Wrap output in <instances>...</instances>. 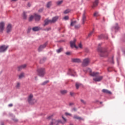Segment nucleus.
<instances>
[{
	"instance_id": "obj_8",
	"label": "nucleus",
	"mask_w": 125,
	"mask_h": 125,
	"mask_svg": "<svg viewBox=\"0 0 125 125\" xmlns=\"http://www.w3.org/2000/svg\"><path fill=\"white\" fill-rule=\"evenodd\" d=\"M7 48H8V46H6L5 45L0 46V52H4V51H6Z\"/></svg>"
},
{
	"instance_id": "obj_13",
	"label": "nucleus",
	"mask_w": 125,
	"mask_h": 125,
	"mask_svg": "<svg viewBox=\"0 0 125 125\" xmlns=\"http://www.w3.org/2000/svg\"><path fill=\"white\" fill-rule=\"evenodd\" d=\"M48 24H52L51 20L48 19L45 20L44 21V23L43 24V26H46L47 25H48Z\"/></svg>"
},
{
	"instance_id": "obj_25",
	"label": "nucleus",
	"mask_w": 125,
	"mask_h": 125,
	"mask_svg": "<svg viewBox=\"0 0 125 125\" xmlns=\"http://www.w3.org/2000/svg\"><path fill=\"white\" fill-rule=\"evenodd\" d=\"M67 92H68V91L66 90H62L61 91V93L63 95L66 94V93H67Z\"/></svg>"
},
{
	"instance_id": "obj_5",
	"label": "nucleus",
	"mask_w": 125,
	"mask_h": 125,
	"mask_svg": "<svg viewBox=\"0 0 125 125\" xmlns=\"http://www.w3.org/2000/svg\"><path fill=\"white\" fill-rule=\"evenodd\" d=\"M90 60L88 58H86L83 60L82 62V66L83 67H86V66H88L89 64Z\"/></svg>"
},
{
	"instance_id": "obj_45",
	"label": "nucleus",
	"mask_w": 125,
	"mask_h": 125,
	"mask_svg": "<svg viewBox=\"0 0 125 125\" xmlns=\"http://www.w3.org/2000/svg\"><path fill=\"white\" fill-rule=\"evenodd\" d=\"M75 28L76 29H79V28H81V25H76L75 26Z\"/></svg>"
},
{
	"instance_id": "obj_32",
	"label": "nucleus",
	"mask_w": 125,
	"mask_h": 125,
	"mask_svg": "<svg viewBox=\"0 0 125 125\" xmlns=\"http://www.w3.org/2000/svg\"><path fill=\"white\" fill-rule=\"evenodd\" d=\"M63 2V0L58 1L57 2V4L58 5H60V4H62Z\"/></svg>"
},
{
	"instance_id": "obj_12",
	"label": "nucleus",
	"mask_w": 125,
	"mask_h": 125,
	"mask_svg": "<svg viewBox=\"0 0 125 125\" xmlns=\"http://www.w3.org/2000/svg\"><path fill=\"white\" fill-rule=\"evenodd\" d=\"M71 62L73 63H80L81 62V60L80 59L72 58L71 59Z\"/></svg>"
},
{
	"instance_id": "obj_60",
	"label": "nucleus",
	"mask_w": 125,
	"mask_h": 125,
	"mask_svg": "<svg viewBox=\"0 0 125 125\" xmlns=\"http://www.w3.org/2000/svg\"><path fill=\"white\" fill-rule=\"evenodd\" d=\"M100 104H102V102H100Z\"/></svg>"
},
{
	"instance_id": "obj_11",
	"label": "nucleus",
	"mask_w": 125,
	"mask_h": 125,
	"mask_svg": "<svg viewBox=\"0 0 125 125\" xmlns=\"http://www.w3.org/2000/svg\"><path fill=\"white\" fill-rule=\"evenodd\" d=\"M7 33H10L12 31V25L11 24H8L6 28Z\"/></svg>"
},
{
	"instance_id": "obj_53",
	"label": "nucleus",
	"mask_w": 125,
	"mask_h": 125,
	"mask_svg": "<svg viewBox=\"0 0 125 125\" xmlns=\"http://www.w3.org/2000/svg\"><path fill=\"white\" fill-rule=\"evenodd\" d=\"M42 10H43V9L41 8V9H40L39 10V12H42Z\"/></svg>"
},
{
	"instance_id": "obj_31",
	"label": "nucleus",
	"mask_w": 125,
	"mask_h": 125,
	"mask_svg": "<svg viewBox=\"0 0 125 125\" xmlns=\"http://www.w3.org/2000/svg\"><path fill=\"white\" fill-rule=\"evenodd\" d=\"M47 8H49L51 6V2H49L47 3L46 5Z\"/></svg>"
},
{
	"instance_id": "obj_52",
	"label": "nucleus",
	"mask_w": 125,
	"mask_h": 125,
	"mask_svg": "<svg viewBox=\"0 0 125 125\" xmlns=\"http://www.w3.org/2000/svg\"><path fill=\"white\" fill-rule=\"evenodd\" d=\"M65 54H66V55H70V54H71V53L70 52H67L65 53Z\"/></svg>"
},
{
	"instance_id": "obj_3",
	"label": "nucleus",
	"mask_w": 125,
	"mask_h": 125,
	"mask_svg": "<svg viewBox=\"0 0 125 125\" xmlns=\"http://www.w3.org/2000/svg\"><path fill=\"white\" fill-rule=\"evenodd\" d=\"M82 25H84L85 23V21H86V11L85 10H84L83 11V14L82 15Z\"/></svg>"
},
{
	"instance_id": "obj_37",
	"label": "nucleus",
	"mask_w": 125,
	"mask_h": 125,
	"mask_svg": "<svg viewBox=\"0 0 125 125\" xmlns=\"http://www.w3.org/2000/svg\"><path fill=\"white\" fill-rule=\"evenodd\" d=\"M81 102H82V103H83L84 104V105H85V104H86V102L84 101V100L81 99L80 100Z\"/></svg>"
},
{
	"instance_id": "obj_54",
	"label": "nucleus",
	"mask_w": 125,
	"mask_h": 125,
	"mask_svg": "<svg viewBox=\"0 0 125 125\" xmlns=\"http://www.w3.org/2000/svg\"><path fill=\"white\" fill-rule=\"evenodd\" d=\"M8 106H9V107H12V106H13V104H9L8 105Z\"/></svg>"
},
{
	"instance_id": "obj_49",
	"label": "nucleus",
	"mask_w": 125,
	"mask_h": 125,
	"mask_svg": "<svg viewBox=\"0 0 125 125\" xmlns=\"http://www.w3.org/2000/svg\"><path fill=\"white\" fill-rule=\"evenodd\" d=\"M72 111H74L75 112H76V111H77V108L76 107H74L72 109Z\"/></svg>"
},
{
	"instance_id": "obj_57",
	"label": "nucleus",
	"mask_w": 125,
	"mask_h": 125,
	"mask_svg": "<svg viewBox=\"0 0 125 125\" xmlns=\"http://www.w3.org/2000/svg\"><path fill=\"white\" fill-rule=\"evenodd\" d=\"M12 1H17L18 0H11Z\"/></svg>"
},
{
	"instance_id": "obj_24",
	"label": "nucleus",
	"mask_w": 125,
	"mask_h": 125,
	"mask_svg": "<svg viewBox=\"0 0 125 125\" xmlns=\"http://www.w3.org/2000/svg\"><path fill=\"white\" fill-rule=\"evenodd\" d=\"M32 30L34 32H37V31H40V27L38 26L34 27L32 28Z\"/></svg>"
},
{
	"instance_id": "obj_46",
	"label": "nucleus",
	"mask_w": 125,
	"mask_h": 125,
	"mask_svg": "<svg viewBox=\"0 0 125 125\" xmlns=\"http://www.w3.org/2000/svg\"><path fill=\"white\" fill-rule=\"evenodd\" d=\"M75 105V104H74V103H70L69 104V106H73V105Z\"/></svg>"
},
{
	"instance_id": "obj_35",
	"label": "nucleus",
	"mask_w": 125,
	"mask_h": 125,
	"mask_svg": "<svg viewBox=\"0 0 125 125\" xmlns=\"http://www.w3.org/2000/svg\"><path fill=\"white\" fill-rule=\"evenodd\" d=\"M21 84L20 83L18 82V83H17L16 87H17V88H19V87H20Z\"/></svg>"
},
{
	"instance_id": "obj_21",
	"label": "nucleus",
	"mask_w": 125,
	"mask_h": 125,
	"mask_svg": "<svg viewBox=\"0 0 125 125\" xmlns=\"http://www.w3.org/2000/svg\"><path fill=\"white\" fill-rule=\"evenodd\" d=\"M91 76H92V77H96V78H97V77H98V76H99V73L98 72H92L91 73Z\"/></svg>"
},
{
	"instance_id": "obj_47",
	"label": "nucleus",
	"mask_w": 125,
	"mask_h": 125,
	"mask_svg": "<svg viewBox=\"0 0 125 125\" xmlns=\"http://www.w3.org/2000/svg\"><path fill=\"white\" fill-rule=\"evenodd\" d=\"M79 47H80V48H83V45H82V43H80L79 44Z\"/></svg>"
},
{
	"instance_id": "obj_18",
	"label": "nucleus",
	"mask_w": 125,
	"mask_h": 125,
	"mask_svg": "<svg viewBox=\"0 0 125 125\" xmlns=\"http://www.w3.org/2000/svg\"><path fill=\"white\" fill-rule=\"evenodd\" d=\"M26 67H27V64H22L18 67V70H19V71H20V70H22V69H25V68H26Z\"/></svg>"
},
{
	"instance_id": "obj_38",
	"label": "nucleus",
	"mask_w": 125,
	"mask_h": 125,
	"mask_svg": "<svg viewBox=\"0 0 125 125\" xmlns=\"http://www.w3.org/2000/svg\"><path fill=\"white\" fill-rule=\"evenodd\" d=\"M44 60H46V58H44L41 60L40 63H43V62H44Z\"/></svg>"
},
{
	"instance_id": "obj_61",
	"label": "nucleus",
	"mask_w": 125,
	"mask_h": 125,
	"mask_svg": "<svg viewBox=\"0 0 125 125\" xmlns=\"http://www.w3.org/2000/svg\"><path fill=\"white\" fill-rule=\"evenodd\" d=\"M35 80H37V77H35Z\"/></svg>"
},
{
	"instance_id": "obj_33",
	"label": "nucleus",
	"mask_w": 125,
	"mask_h": 125,
	"mask_svg": "<svg viewBox=\"0 0 125 125\" xmlns=\"http://www.w3.org/2000/svg\"><path fill=\"white\" fill-rule=\"evenodd\" d=\"M77 23V21H71L70 25L71 26H73Z\"/></svg>"
},
{
	"instance_id": "obj_26",
	"label": "nucleus",
	"mask_w": 125,
	"mask_h": 125,
	"mask_svg": "<svg viewBox=\"0 0 125 125\" xmlns=\"http://www.w3.org/2000/svg\"><path fill=\"white\" fill-rule=\"evenodd\" d=\"M49 83V81H46L41 83L40 84L41 85H45V84H47V83Z\"/></svg>"
},
{
	"instance_id": "obj_55",
	"label": "nucleus",
	"mask_w": 125,
	"mask_h": 125,
	"mask_svg": "<svg viewBox=\"0 0 125 125\" xmlns=\"http://www.w3.org/2000/svg\"><path fill=\"white\" fill-rule=\"evenodd\" d=\"M27 6H28V7H30L31 6V3H28L27 4Z\"/></svg>"
},
{
	"instance_id": "obj_19",
	"label": "nucleus",
	"mask_w": 125,
	"mask_h": 125,
	"mask_svg": "<svg viewBox=\"0 0 125 125\" xmlns=\"http://www.w3.org/2000/svg\"><path fill=\"white\" fill-rule=\"evenodd\" d=\"M102 92L104 93H106V94H112V92H111V91L106 89H103Z\"/></svg>"
},
{
	"instance_id": "obj_7",
	"label": "nucleus",
	"mask_w": 125,
	"mask_h": 125,
	"mask_svg": "<svg viewBox=\"0 0 125 125\" xmlns=\"http://www.w3.org/2000/svg\"><path fill=\"white\" fill-rule=\"evenodd\" d=\"M76 42H77V40L75 39H74L73 41L70 42V46L72 48L75 47V48L78 49V46L76 45Z\"/></svg>"
},
{
	"instance_id": "obj_22",
	"label": "nucleus",
	"mask_w": 125,
	"mask_h": 125,
	"mask_svg": "<svg viewBox=\"0 0 125 125\" xmlns=\"http://www.w3.org/2000/svg\"><path fill=\"white\" fill-rule=\"evenodd\" d=\"M73 118L76 120H78V121H83V118L78 116L77 115H75Z\"/></svg>"
},
{
	"instance_id": "obj_27",
	"label": "nucleus",
	"mask_w": 125,
	"mask_h": 125,
	"mask_svg": "<svg viewBox=\"0 0 125 125\" xmlns=\"http://www.w3.org/2000/svg\"><path fill=\"white\" fill-rule=\"evenodd\" d=\"M81 83H76V87L77 88V89H79V88L80 87V86H81Z\"/></svg>"
},
{
	"instance_id": "obj_40",
	"label": "nucleus",
	"mask_w": 125,
	"mask_h": 125,
	"mask_svg": "<svg viewBox=\"0 0 125 125\" xmlns=\"http://www.w3.org/2000/svg\"><path fill=\"white\" fill-rule=\"evenodd\" d=\"M99 15V14H98V12H96L94 13V16H98Z\"/></svg>"
},
{
	"instance_id": "obj_44",
	"label": "nucleus",
	"mask_w": 125,
	"mask_h": 125,
	"mask_svg": "<svg viewBox=\"0 0 125 125\" xmlns=\"http://www.w3.org/2000/svg\"><path fill=\"white\" fill-rule=\"evenodd\" d=\"M109 61H110V62L111 63H112L113 64H114V57H112V59H111V61H110L109 60Z\"/></svg>"
},
{
	"instance_id": "obj_30",
	"label": "nucleus",
	"mask_w": 125,
	"mask_h": 125,
	"mask_svg": "<svg viewBox=\"0 0 125 125\" xmlns=\"http://www.w3.org/2000/svg\"><path fill=\"white\" fill-rule=\"evenodd\" d=\"M62 50H63V48H60L57 50V53H60V52H61V51H62Z\"/></svg>"
},
{
	"instance_id": "obj_36",
	"label": "nucleus",
	"mask_w": 125,
	"mask_h": 125,
	"mask_svg": "<svg viewBox=\"0 0 125 125\" xmlns=\"http://www.w3.org/2000/svg\"><path fill=\"white\" fill-rule=\"evenodd\" d=\"M69 12H70V10L67 9L64 11L63 13H64V14H67V13H69Z\"/></svg>"
},
{
	"instance_id": "obj_51",
	"label": "nucleus",
	"mask_w": 125,
	"mask_h": 125,
	"mask_svg": "<svg viewBox=\"0 0 125 125\" xmlns=\"http://www.w3.org/2000/svg\"><path fill=\"white\" fill-rule=\"evenodd\" d=\"M103 37H104L103 35L99 36V39H100H100H102V38H103Z\"/></svg>"
},
{
	"instance_id": "obj_17",
	"label": "nucleus",
	"mask_w": 125,
	"mask_h": 125,
	"mask_svg": "<svg viewBox=\"0 0 125 125\" xmlns=\"http://www.w3.org/2000/svg\"><path fill=\"white\" fill-rule=\"evenodd\" d=\"M59 18V17L58 16H56L53 18L52 20H51V21L52 23H55L57 20H58V19Z\"/></svg>"
},
{
	"instance_id": "obj_56",
	"label": "nucleus",
	"mask_w": 125,
	"mask_h": 125,
	"mask_svg": "<svg viewBox=\"0 0 125 125\" xmlns=\"http://www.w3.org/2000/svg\"><path fill=\"white\" fill-rule=\"evenodd\" d=\"M52 117H53V115H51L48 117V119H51V118H52Z\"/></svg>"
},
{
	"instance_id": "obj_28",
	"label": "nucleus",
	"mask_w": 125,
	"mask_h": 125,
	"mask_svg": "<svg viewBox=\"0 0 125 125\" xmlns=\"http://www.w3.org/2000/svg\"><path fill=\"white\" fill-rule=\"evenodd\" d=\"M23 19H27V15H26V12H25L23 13Z\"/></svg>"
},
{
	"instance_id": "obj_4",
	"label": "nucleus",
	"mask_w": 125,
	"mask_h": 125,
	"mask_svg": "<svg viewBox=\"0 0 125 125\" xmlns=\"http://www.w3.org/2000/svg\"><path fill=\"white\" fill-rule=\"evenodd\" d=\"M98 51L100 52V53H101V56H105V55H104L106 52V50H105V49L101 47H98Z\"/></svg>"
},
{
	"instance_id": "obj_59",
	"label": "nucleus",
	"mask_w": 125,
	"mask_h": 125,
	"mask_svg": "<svg viewBox=\"0 0 125 125\" xmlns=\"http://www.w3.org/2000/svg\"><path fill=\"white\" fill-rule=\"evenodd\" d=\"M1 125H4L3 123H1Z\"/></svg>"
},
{
	"instance_id": "obj_2",
	"label": "nucleus",
	"mask_w": 125,
	"mask_h": 125,
	"mask_svg": "<svg viewBox=\"0 0 125 125\" xmlns=\"http://www.w3.org/2000/svg\"><path fill=\"white\" fill-rule=\"evenodd\" d=\"M37 73L40 77H43L45 74L44 68H40L37 70Z\"/></svg>"
},
{
	"instance_id": "obj_41",
	"label": "nucleus",
	"mask_w": 125,
	"mask_h": 125,
	"mask_svg": "<svg viewBox=\"0 0 125 125\" xmlns=\"http://www.w3.org/2000/svg\"><path fill=\"white\" fill-rule=\"evenodd\" d=\"M63 19L64 20H68V19H69V17L68 16H65L64 18H63Z\"/></svg>"
},
{
	"instance_id": "obj_10",
	"label": "nucleus",
	"mask_w": 125,
	"mask_h": 125,
	"mask_svg": "<svg viewBox=\"0 0 125 125\" xmlns=\"http://www.w3.org/2000/svg\"><path fill=\"white\" fill-rule=\"evenodd\" d=\"M93 81L94 82H101L102 80H103V76H97V77L93 78Z\"/></svg>"
},
{
	"instance_id": "obj_39",
	"label": "nucleus",
	"mask_w": 125,
	"mask_h": 125,
	"mask_svg": "<svg viewBox=\"0 0 125 125\" xmlns=\"http://www.w3.org/2000/svg\"><path fill=\"white\" fill-rule=\"evenodd\" d=\"M70 95L71 96H75V93H74L73 92H70Z\"/></svg>"
},
{
	"instance_id": "obj_20",
	"label": "nucleus",
	"mask_w": 125,
	"mask_h": 125,
	"mask_svg": "<svg viewBox=\"0 0 125 125\" xmlns=\"http://www.w3.org/2000/svg\"><path fill=\"white\" fill-rule=\"evenodd\" d=\"M62 118L63 120V122H62L61 120H59L58 121H56L57 123H61V124H62V125H64V124H65V123H66V122H67V120H66V119L65 118H64V117L62 116Z\"/></svg>"
},
{
	"instance_id": "obj_6",
	"label": "nucleus",
	"mask_w": 125,
	"mask_h": 125,
	"mask_svg": "<svg viewBox=\"0 0 125 125\" xmlns=\"http://www.w3.org/2000/svg\"><path fill=\"white\" fill-rule=\"evenodd\" d=\"M5 28V23L4 21L0 22V33H2Z\"/></svg>"
},
{
	"instance_id": "obj_34",
	"label": "nucleus",
	"mask_w": 125,
	"mask_h": 125,
	"mask_svg": "<svg viewBox=\"0 0 125 125\" xmlns=\"http://www.w3.org/2000/svg\"><path fill=\"white\" fill-rule=\"evenodd\" d=\"M115 30H119L120 29V27H119V25H118V23L116 24V26L114 27Z\"/></svg>"
},
{
	"instance_id": "obj_29",
	"label": "nucleus",
	"mask_w": 125,
	"mask_h": 125,
	"mask_svg": "<svg viewBox=\"0 0 125 125\" xmlns=\"http://www.w3.org/2000/svg\"><path fill=\"white\" fill-rule=\"evenodd\" d=\"M34 18H35V17H34V16H31L29 18V21H33V19H34Z\"/></svg>"
},
{
	"instance_id": "obj_48",
	"label": "nucleus",
	"mask_w": 125,
	"mask_h": 125,
	"mask_svg": "<svg viewBox=\"0 0 125 125\" xmlns=\"http://www.w3.org/2000/svg\"><path fill=\"white\" fill-rule=\"evenodd\" d=\"M112 67H109L108 69H107V71L108 72H111V71H112Z\"/></svg>"
},
{
	"instance_id": "obj_16",
	"label": "nucleus",
	"mask_w": 125,
	"mask_h": 125,
	"mask_svg": "<svg viewBox=\"0 0 125 125\" xmlns=\"http://www.w3.org/2000/svg\"><path fill=\"white\" fill-rule=\"evenodd\" d=\"M99 2V0H95L93 3V5L92 6V8H94V7H96V6L98 5Z\"/></svg>"
},
{
	"instance_id": "obj_58",
	"label": "nucleus",
	"mask_w": 125,
	"mask_h": 125,
	"mask_svg": "<svg viewBox=\"0 0 125 125\" xmlns=\"http://www.w3.org/2000/svg\"><path fill=\"white\" fill-rule=\"evenodd\" d=\"M54 122V120H53V122L51 123V125H52Z\"/></svg>"
},
{
	"instance_id": "obj_14",
	"label": "nucleus",
	"mask_w": 125,
	"mask_h": 125,
	"mask_svg": "<svg viewBox=\"0 0 125 125\" xmlns=\"http://www.w3.org/2000/svg\"><path fill=\"white\" fill-rule=\"evenodd\" d=\"M47 44V43H45L44 44L41 45L39 48V51H42V50L43 48H45Z\"/></svg>"
},
{
	"instance_id": "obj_42",
	"label": "nucleus",
	"mask_w": 125,
	"mask_h": 125,
	"mask_svg": "<svg viewBox=\"0 0 125 125\" xmlns=\"http://www.w3.org/2000/svg\"><path fill=\"white\" fill-rule=\"evenodd\" d=\"M65 115H66V116H70V117H71V116H72V114H70V113H68V112H66V113H65Z\"/></svg>"
},
{
	"instance_id": "obj_15",
	"label": "nucleus",
	"mask_w": 125,
	"mask_h": 125,
	"mask_svg": "<svg viewBox=\"0 0 125 125\" xmlns=\"http://www.w3.org/2000/svg\"><path fill=\"white\" fill-rule=\"evenodd\" d=\"M34 19L35 21H40L41 20V16L40 15L35 14Z\"/></svg>"
},
{
	"instance_id": "obj_23",
	"label": "nucleus",
	"mask_w": 125,
	"mask_h": 125,
	"mask_svg": "<svg viewBox=\"0 0 125 125\" xmlns=\"http://www.w3.org/2000/svg\"><path fill=\"white\" fill-rule=\"evenodd\" d=\"M23 78H25V73L22 72L19 75V78L23 79Z\"/></svg>"
},
{
	"instance_id": "obj_1",
	"label": "nucleus",
	"mask_w": 125,
	"mask_h": 125,
	"mask_svg": "<svg viewBox=\"0 0 125 125\" xmlns=\"http://www.w3.org/2000/svg\"><path fill=\"white\" fill-rule=\"evenodd\" d=\"M27 101L28 103L31 105H33V104H35V103H37V100L34 98V96L32 94H30L28 96Z\"/></svg>"
},
{
	"instance_id": "obj_9",
	"label": "nucleus",
	"mask_w": 125,
	"mask_h": 125,
	"mask_svg": "<svg viewBox=\"0 0 125 125\" xmlns=\"http://www.w3.org/2000/svg\"><path fill=\"white\" fill-rule=\"evenodd\" d=\"M75 73L76 72H75L74 70H73L72 69H69L68 72V75H70V76H72V77H75V76H76Z\"/></svg>"
},
{
	"instance_id": "obj_43",
	"label": "nucleus",
	"mask_w": 125,
	"mask_h": 125,
	"mask_svg": "<svg viewBox=\"0 0 125 125\" xmlns=\"http://www.w3.org/2000/svg\"><path fill=\"white\" fill-rule=\"evenodd\" d=\"M50 30H51V28L50 27H48L44 29L45 31H50Z\"/></svg>"
},
{
	"instance_id": "obj_50",
	"label": "nucleus",
	"mask_w": 125,
	"mask_h": 125,
	"mask_svg": "<svg viewBox=\"0 0 125 125\" xmlns=\"http://www.w3.org/2000/svg\"><path fill=\"white\" fill-rule=\"evenodd\" d=\"M92 34H93V31H91L90 32V33L88 34V37H90V36H91Z\"/></svg>"
},
{
	"instance_id": "obj_62",
	"label": "nucleus",
	"mask_w": 125,
	"mask_h": 125,
	"mask_svg": "<svg viewBox=\"0 0 125 125\" xmlns=\"http://www.w3.org/2000/svg\"><path fill=\"white\" fill-rule=\"evenodd\" d=\"M99 45H101V44H99Z\"/></svg>"
}]
</instances>
